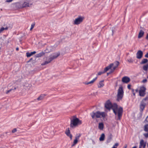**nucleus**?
I'll return each mask as SVG.
<instances>
[{
	"instance_id": "dca6fc26",
	"label": "nucleus",
	"mask_w": 148,
	"mask_h": 148,
	"mask_svg": "<svg viewBox=\"0 0 148 148\" xmlns=\"http://www.w3.org/2000/svg\"><path fill=\"white\" fill-rule=\"evenodd\" d=\"M144 34V32L142 30H140L138 35V38H140L142 37Z\"/></svg>"
},
{
	"instance_id": "f3484780",
	"label": "nucleus",
	"mask_w": 148,
	"mask_h": 148,
	"mask_svg": "<svg viewBox=\"0 0 148 148\" xmlns=\"http://www.w3.org/2000/svg\"><path fill=\"white\" fill-rule=\"evenodd\" d=\"M113 66V64H110L109 66H107L106 68H105L104 70V72H106L109 69H110Z\"/></svg>"
},
{
	"instance_id": "b1692460",
	"label": "nucleus",
	"mask_w": 148,
	"mask_h": 148,
	"mask_svg": "<svg viewBox=\"0 0 148 148\" xmlns=\"http://www.w3.org/2000/svg\"><path fill=\"white\" fill-rule=\"evenodd\" d=\"M104 138H105V135H104V134L103 133L101 134V136L99 138V140L100 141H102L104 140Z\"/></svg>"
},
{
	"instance_id": "f704fd0d",
	"label": "nucleus",
	"mask_w": 148,
	"mask_h": 148,
	"mask_svg": "<svg viewBox=\"0 0 148 148\" xmlns=\"http://www.w3.org/2000/svg\"><path fill=\"white\" fill-rule=\"evenodd\" d=\"M104 73H105L104 71H103V72L100 71L98 73L97 75H100L101 74H103Z\"/></svg>"
},
{
	"instance_id": "1a4fd4ad",
	"label": "nucleus",
	"mask_w": 148,
	"mask_h": 148,
	"mask_svg": "<svg viewBox=\"0 0 148 148\" xmlns=\"http://www.w3.org/2000/svg\"><path fill=\"white\" fill-rule=\"evenodd\" d=\"M146 144V143L144 142L143 139H141L140 142L139 148H145Z\"/></svg>"
},
{
	"instance_id": "412c9836",
	"label": "nucleus",
	"mask_w": 148,
	"mask_h": 148,
	"mask_svg": "<svg viewBox=\"0 0 148 148\" xmlns=\"http://www.w3.org/2000/svg\"><path fill=\"white\" fill-rule=\"evenodd\" d=\"M104 127V125L102 123H99L98 125L99 129L100 130H102Z\"/></svg>"
},
{
	"instance_id": "6ab92c4d",
	"label": "nucleus",
	"mask_w": 148,
	"mask_h": 148,
	"mask_svg": "<svg viewBox=\"0 0 148 148\" xmlns=\"http://www.w3.org/2000/svg\"><path fill=\"white\" fill-rule=\"evenodd\" d=\"M148 60L146 58H144L140 62L141 64H145L148 63Z\"/></svg>"
},
{
	"instance_id": "423d86ee",
	"label": "nucleus",
	"mask_w": 148,
	"mask_h": 148,
	"mask_svg": "<svg viewBox=\"0 0 148 148\" xmlns=\"http://www.w3.org/2000/svg\"><path fill=\"white\" fill-rule=\"evenodd\" d=\"M33 3V1L32 0H25L23 3L21 4L20 6L21 8L29 7L31 6Z\"/></svg>"
},
{
	"instance_id": "79ce46f5",
	"label": "nucleus",
	"mask_w": 148,
	"mask_h": 148,
	"mask_svg": "<svg viewBox=\"0 0 148 148\" xmlns=\"http://www.w3.org/2000/svg\"><path fill=\"white\" fill-rule=\"evenodd\" d=\"M147 82V80L146 79H144L142 81V82L144 83H145L146 82Z\"/></svg>"
},
{
	"instance_id": "3c124183",
	"label": "nucleus",
	"mask_w": 148,
	"mask_h": 148,
	"mask_svg": "<svg viewBox=\"0 0 148 148\" xmlns=\"http://www.w3.org/2000/svg\"><path fill=\"white\" fill-rule=\"evenodd\" d=\"M147 36H148V34H147Z\"/></svg>"
},
{
	"instance_id": "9d476101",
	"label": "nucleus",
	"mask_w": 148,
	"mask_h": 148,
	"mask_svg": "<svg viewBox=\"0 0 148 148\" xmlns=\"http://www.w3.org/2000/svg\"><path fill=\"white\" fill-rule=\"evenodd\" d=\"M105 107L108 109H110L112 106V104L109 100L107 101L105 105Z\"/></svg>"
},
{
	"instance_id": "f8f14e48",
	"label": "nucleus",
	"mask_w": 148,
	"mask_h": 148,
	"mask_svg": "<svg viewBox=\"0 0 148 148\" xmlns=\"http://www.w3.org/2000/svg\"><path fill=\"white\" fill-rule=\"evenodd\" d=\"M130 81V78L127 77H124L122 79V81L123 83H127L129 82Z\"/></svg>"
},
{
	"instance_id": "c756f323",
	"label": "nucleus",
	"mask_w": 148,
	"mask_h": 148,
	"mask_svg": "<svg viewBox=\"0 0 148 148\" xmlns=\"http://www.w3.org/2000/svg\"><path fill=\"white\" fill-rule=\"evenodd\" d=\"M148 98L147 97H146L145 98L143 99L141 102H145L146 103V101H147Z\"/></svg>"
},
{
	"instance_id": "de8ad7c7",
	"label": "nucleus",
	"mask_w": 148,
	"mask_h": 148,
	"mask_svg": "<svg viewBox=\"0 0 148 148\" xmlns=\"http://www.w3.org/2000/svg\"><path fill=\"white\" fill-rule=\"evenodd\" d=\"M135 91H136V92H138V89H136V90H135Z\"/></svg>"
},
{
	"instance_id": "2f4dec72",
	"label": "nucleus",
	"mask_w": 148,
	"mask_h": 148,
	"mask_svg": "<svg viewBox=\"0 0 148 148\" xmlns=\"http://www.w3.org/2000/svg\"><path fill=\"white\" fill-rule=\"evenodd\" d=\"M144 122L145 123H148V116L146 117Z\"/></svg>"
},
{
	"instance_id": "72a5a7b5",
	"label": "nucleus",
	"mask_w": 148,
	"mask_h": 148,
	"mask_svg": "<svg viewBox=\"0 0 148 148\" xmlns=\"http://www.w3.org/2000/svg\"><path fill=\"white\" fill-rule=\"evenodd\" d=\"M34 26H35L34 23H33L32 24L31 26V27L30 29V30H31L34 28Z\"/></svg>"
},
{
	"instance_id": "4be33fe9",
	"label": "nucleus",
	"mask_w": 148,
	"mask_h": 148,
	"mask_svg": "<svg viewBox=\"0 0 148 148\" xmlns=\"http://www.w3.org/2000/svg\"><path fill=\"white\" fill-rule=\"evenodd\" d=\"M103 82L104 81L102 80L99 82V84L98 85V88H101L104 86V84L103 83Z\"/></svg>"
},
{
	"instance_id": "ddd939ff",
	"label": "nucleus",
	"mask_w": 148,
	"mask_h": 148,
	"mask_svg": "<svg viewBox=\"0 0 148 148\" xmlns=\"http://www.w3.org/2000/svg\"><path fill=\"white\" fill-rule=\"evenodd\" d=\"M111 64H113L112 66L113 70L112 71V72L118 67L119 65V62L118 61H116L114 62V63H112Z\"/></svg>"
},
{
	"instance_id": "393cba45",
	"label": "nucleus",
	"mask_w": 148,
	"mask_h": 148,
	"mask_svg": "<svg viewBox=\"0 0 148 148\" xmlns=\"http://www.w3.org/2000/svg\"><path fill=\"white\" fill-rule=\"evenodd\" d=\"M143 69L145 71H147L148 69V63L144 65L143 66Z\"/></svg>"
},
{
	"instance_id": "4c0bfd02",
	"label": "nucleus",
	"mask_w": 148,
	"mask_h": 148,
	"mask_svg": "<svg viewBox=\"0 0 148 148\" xmlns=\"http://www.w3.org/2000/svg\"><path fill=\"white\" fill-rule=\"evenodd\" d=\"M51 47H47V49L46 50V52L47 53V52H50V51H51V50H50V51H47V50H48V49H49L50 48H51Z\"/></svg>"
},
{
	"instance_id": "39448f33",
	"label": "nucleus",
	"mask_w": 148,
	"mask_h": 148,
	"mask_svg": "<svg viewBox=\"0 0 148 148\" xmlns=\"http://www.w3.org/2000/svg\"><path fill=\"white\" fill-rule=\"evenodd\" d=\"M124 95V91L122 86L120 87L118 90L117 95V101H119L121 100Z\"/></svg>"
},
{
	"instance_id": "c85d7f7f",
	"label": "nucleus",
	"mask_w": 148,
	"mask_h": 148,
	"mask_svg": "<svg viewBox=\"0 0 148 148\" xmlns=\"http://www.w3.org/2000/svg\"><path fill=\"white\" fill-rule=\"evenodd\" d=\"M78 140L75 139L74 140V142H73V144L72 146H74L78 142Z\"/></svg>"
},
{
	"instance_id": "49530a36",
	"label": "nucleus",
	"mask_w": 148,
	"mask_h": 148,
	"mask_svg": "<svg viewBox=\"0 0 148 148\" xmlns=\"http://www.w3.org/2000/svg\"><path fill=\"white\" fill-rule=\"evenodd\" d=\"M146 39L148 40V36H147L146 37Z\"/></svg>"
},
{
	"instance_id": "7ed1b4c3",
	"label": "nucleus",
	"mask_w": 148,
	"mask_h": 148,
	"mask_svg": "<svg viewBox=\"0 0 148 148\" xmlns=\"http://www.w3.org/2000/svg\"><path fill=\"white\" fill-rule=\"evenodd\" d=\"M82 124V121L79 119L75 117H73L71 119L70 127L72 128H75L78 125Z\"/></svg>"
},
{
	"instance_id": "a211bd4d",
	"label": "nucleus",
	"mask_w": 148,
	"mask_h": 148,
	"mask_svg": "<svg viewBox=\"0 0 148 148\" xmlns=\"http://www.w3.org/2000/svg\"><path fill=\"white\" fill-rule=\"evenodd\" d=\"M65 133L69 137L71 140L72 139V135L71 134L69 130H68L66 131L65 132Z\"/></svg>"
},
{
	"instance_id": "a19ab883",
	"label": "nucleus",
	"mask_w": 148,
	"mask_h": 148,
	"mask_svg": "<svg viewBox=\"0 0 148 148\" xmlns=\"http://www.w3.org/2000/svg\"><path fill=\"white\" fill-rule=\"evenodd\" d=\"M132 92L134 96H135V94L134 92V90L133 89H132Z\"/></svg>"
},
{
	"instance_id": "c03bdc74",
	"label": "nucleus",
	"mask_w": 148,
	"mask_h": 148,
	"mask_svg": "<svg viewBox=\"0 0 148 148\" xmlns=\"http://www.w3.org/2000/svg\"><path fill=\"white\" fill-rule=\"evenodd\" d=\"M13 0H6V2H10Z\"/></svg>"
},
{
	"instance_id": "c9c22d12",
	"label": "nucleus",
	"mask_w": 148,
	"mask_h": 148,
	"mask_svg": "<svg viewBox=\"0 0 148 148\" xmlns=\"http://www.w3.org/2000/svg\"><path fill=\"white\" fill-rule=\"evenodd\" d=\"M81 135L80 134H79L78 135V136H77L76 137H75V138L77 139V140H78L79 139V137H80Z\"/></svg>"
},
{
	"instance_id": "bb28decb",
	"label": "nucleus",
	"mask_w": 148,
	"mask_h": 148,
	"mask_svg": "<svg viewBox=\"0 0 148 148\" xmlns=\"http://www.w3.org/2000/svg\"><path fill=\"white\" fill-rule=\"evenodd\" d=\"M144 130L145 132L148 131V124H146L144 125Z\"/></svg>"
},
{
	"instance_id": "58836bf2",
	"label": "nucleus",
	"mask_w": 148,
	"mask_h": 148,
	"mask_svg": "<svg viewBox=\"0 0 148 148\" xmlns=\"http://www.w3.org/2000/svg\"><path fill=\"white\" fill-rule=\"evenodd\" d=\"M128 61L130 63L132 62H133V60L132 59H130L128 60Z\"/></svg>"
},
{
	"instance_id": "f03ea898",
	"label": "nucleus",
	"mask_w": 148,
	"mask_h": 148,
	"mask_svg": "<svg viewBox=\"0 0 148 148\" xmlns=\"http://www.w3.org/2000/svg\"><path fill=\"white\" fill-rule=\"evenodd\" d=\"M60 55V53L59 52H55L52 53L48 58H47L46 61L42 64L44 65L48 64L53 60L56 58Z\"/></svg>"
},
{
	"instance_id": "0eeeda50",
	"label": "nucleus",
	"mask_w": 148,
	"mask_h": 148,
	"mask_svg": "<svg viewBox=\"0 0 148 148\" xmlns=\"http://www.w3.org/2000/svg\"><path fill=\"white\" fill-rule=\"evenodd\" d=\"M146 88L144 86L140 87L139 91V95L141 97H144L145 94Z\"/></svg>"
},
{
	"instance_id": "9b49d317",
	"label": "nucleus",
	"mask_w": 148,
	"mask_h": 148,
	"mask_svg": "<svg viewBox=\"0 0 148 148\" xmlns=\"http://www.w3.org/2000/svg\"><path fill=\"white\" fill-rule=\"evenodd\" d=\"M136 58L138 59H141L143 56V53L141 50H139L138 51L136 54Z\"/></svg>"
},
{
	"instance_id": "8fccbe9b",
	"label": "nucleus",
	"mask_w": 148,
	"mask_h": 148,
	"mask_svg": "<svg viewBox=\"0 0 148 148\" xmlns=\"http://www.w3.org/2000/svg\"><path fill=\"white\" fill-rule=\"evenodd\" d=\"M147 147H148V143L147 144Z\"/></svg>"
},
{
	"instance_id": "e433bc0d",
	"label": "nucleus",
	"mask_w": 148,
	"mask_h": 148,
	"mask_svg": "<svg viewBox=\"0 0 148 148\" xmlns=\"http://www.w3.org/2000/svg\"><path fill=\"white\" fill-rule=\"evenodd\" d=\"M143 135L145 137V138H147L148 137V133H147L144 134Z\"/></svg>"
},
{
	"instance_id": "5701e85b",
	"label": "nucleus",
	"mask_w": 148,
	"mask_h": 148,
	"mask_svg": "<svg viewBox=\"0 0 148 148\" xmlns=\"http://www.w3.org/2000/svg\"><path fill=\"white\" fill-rule=\"evenodd\" d=\"M45 54V53L43 52H41L36 55V57H41Z\"/></svg>"
},
{
	"instance_id": "ea45409f",
	"label": "nucleus",
	"mask_w": 148,
	"mask_h": 148,
	"mask_svg": "<svg viewBox=\"0 0 148 148\" xmlns=\"http://www.w3.org/2000/svg\"><path fill=\"white\" fill-rule=\"evenodd\" d=\"M16 129L14 128L12 130V133H15L16 131Z\"/></svg>"
},
{
	"instance_id": "2eb2a0df",
	"label": "nucleus",
	"mask_w": 148,
	"mask_h": 148,
	"mask_svg": "<svg viewBox=\"0 0 148 148\" xmlns=\"http://www.w3.org/2000/svg\"><path fill=\"white\" fill-rule=\"evenodd\" d=\"M97 78V77H96L95 78H94L91 81H90L87 82H84V84L86 85H88L90 84H92L93 83L95 82V81L96 80Z\"/></svg>"
},
{
	"instance_id": "7c9ffc66",
	"label": "nucleus",
	"mask_w": 148,
	"mask_h": 148,
	"mask_svg": "<svg viewBox=\"0 0 148 148\" xmlns=\"http://www.w3.org/2000/svg\"><path fill=\"white\" fill-rule=\"evenodd\" d=\"M16 88H14V89H10L9 90H8V91H7V92L6 93V94H8L12 90H16Z\"/></svg>"
},
{
	"instance_id": "6e6552de",
	"label": "nucleus",
	"mask_w": 148,
	"mask_h": 148,
	"mask_svg": "<svg viewBox=\"0 0 148 148\" xmlns=\"http://www.w3.org/2000/svg\"><path fill=\"white\" fill-rule=\"evenodd\" d=\"M84 18L82 17H79L75 19L74 24L75 25H78L82 22Z\"/></svg>"
},
{
	"instance_id": "f257e3e1",
	"label": "nucleus",
	"mask_w": 148,
	"mask_h": 148,
	"mask_svg": "<svg viewBox=\"0 0 148 148\" xmlns=\"http://www.w3.org/2000/svg\"><path fill=\"white\" fill-rule=\"evenodd\" d=\"M115 115L118 114V119L120 120L121 117V116L123 112V108L121 107L118 108V106L116 104L114 103L112 104L111 108Z\"/></svg>"
},
{
	"instance_id": "37998d69",
	"label": "nucleus",
	"mask_w": 148,
	"mask_h": 148,
	"mask_svg": "<svg viewBox=\"0 0 148 148\" xmlns=\"http://www.w3.org/2000/svg\"><path fill=\"white\" fill-rule=\"evenodd\" d=\"M131 85L130 84H129L127 86V88L128 89H131Z\"/></svg>"
},
{
	"instance_id": "cd10ccee",
	"label": "nucleus",
	"mask_w": 148,
	"mask_h": 148,
	"mask_svg": "<svg viewBox=\"0 0 148 148\" xmlns=\"http://www.w3.org/2000/svg\"><path fill=\"white\" fill-rule=\"evenodd\" d=\"M8 29V27H6L5 28H4L3 27H1V28L0 29V33H1L4 30H7Z\"/></svg>"
},
{
	"instance_id": "20e7f679",
	"label": "nucleus",
	"mask_w": 148,
	"mask_h": 148,
	"mask_svg": "<svg viewBox=\"0 0 148 148\" xmlns=\"http://www.w3.org/2000/svg\"><path fill=\"white\" fill-rule=\"evenodd\" d=\"M90 115L92 119L95 117L97 118H101V117H105L106 116V114L104 112H101L99 111H97L96 112H92L90 113Z\"/></svg>"
},
{
	"instance_id": "a18cd8bd",
	"label": "nucleus",
	"mask_w": 148,
	"mask_h": 148,
	"mask_svg": "<svg viewBox=\"0 0 148 148\" xmlns=\"http://www.w3.org/2000/svg\"><path fill=\"white\" fill-rule=\"evenodd\" d=\"M145 57L146 58H148V53H146V54L145 56Z\"/></svg>"
},
{
	"instance_id": "a878e982",
	"label": "nucleus",
	"mask_w": 148,
	"mask_h": 148,
	"mask_svg": "<svg viewBox=\"0 0 148 148\" xmlns=\"http://www.w3.org/2000/svg\"><path fill=\"white\" fill-rule=\"evenodd\" d=\"M45 95H41L37 99L38 100H42L45 97Z\"/></svg>"
},
{
	"instance_id": "4468645a",
	"label": "nucleus",
	"mask_w": 148,
	"mask_h": 148,
	"mask_svg": "<svg viewBox=\"0 0 148 148\" xmlns=\"http://www.w3.org/2000/svg\"><path fill=\"white\" fill-rule=\"evenodd\" d=\"M146 105V103L141 102L140 105V111H142L144 110Z\"/></svg>"
},
{
	"instance_id": "473e14b6",
	"label": "nucleus",
	"mask_w": 148,
	"mask_h": 148,
	"mask_svg": "<svg viewBox=\"0 0 148 148\" xmlns=\"http://www.w3.org/2000/svg\"><path fill=\"white\" fill-rule=\"evenodd\" d=\"M118 145L119 144L118 143H116L112 148H117V147Z\"/></svg>"
},
{
	"instance_id": "aec40b11",
	"label": "nucleus",
	"mask_w": 148,
	"mask_h": 148,
	"mask_svg": "<svg viewBox=\"0 0 148 148\" xmlns=\"http://www.w3.org/2000/svg\"><path fill=\"white\" fill-rule=\"evenodd\" d=\"M36 53V51H34L31 53L27 52L26 53V55L27 57H29L33 54H35Z\"/></svg>"
},
{
	"instance_id": "09e8293b",
	"label": "nucleus",
	"mask_w": 148,
	"mask_h": 148,
	"mask_svg": "<svg viewBox=\"0 0 148 148\" xmlns=\"http://www.w3.org/2000/svg\"><path fill=\"white\" fill-rule=\"evenodd\" d=\"M18 49H18V48H16V50H18Z\"/></svg>"
}]
</instances>
